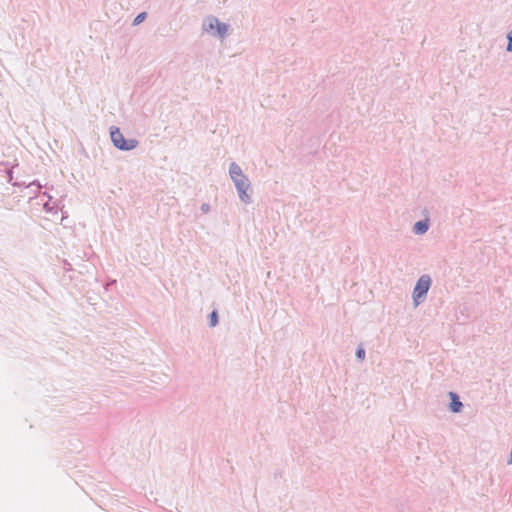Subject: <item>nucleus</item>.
I'll return each mask as SVG.
<instances>
[{"mask_svg": "<svg viewBox=\"0 0 512 512\" xmlns=\"http://www.w3.org/2000/svg\"><path fill=\"white\" fill-rule=\"evenodd\" d=\"M230 175L239 191L241 200L244 202H248L249 195L247 191L250 185L246 176L242 173L240 167L235 163H232L230 166Z\"/></svg>", "mask_w": 512, "mask_h": 512, "instance_id": "nucleus-1", "label": "nucleus"}, {"mask_svg": "<svg viewBox=\"0 0 512 512\" xmlns=\"http://www.w3.org/2000/svg\"><path fill=\"white\" fill-rule=\"evenodd\" d=\"M356 355H357V357H358L359 359H361V360H362V359H364V357H365V351H364L362 348H360V349H358V350H357Z\"/></svg>", "mask_w": 512, "mask_h": 512, "instance_id": "nucleus-10", "label": "nucleus"}, {"mask_svg": "<svg viewBox=\"0 0 512 512\" xmlns=\"http://www.w3.org/2000/svg\"><path fill=\"white\" fill-rule=\"evenodd\" d=\"M208 29L216 30L219 36H224L228 31V26L224 23L219 22L217 19L212 18L209 20Z\"/></svg>", "mask_w": 512, "mask_h": 512, "instance_id": "nucleus-4", "label": "nucleus"}, {"mask_svg": "<svg viewBox=\"0 0 512 512\" xmlns=\"http://www.w3.org/2000/svg\"><path fill=\"white\" fill-rule=\"evenodd\" d=\"M507 50L512 51V31L508 34Z\"/></svg>", "mask_w": 512, "mask_h": 512, "instance_id": "nucleus-9", "label": "nucleus"}, {"mask_svg": "<svg viewBox=\"0 0 512 512\" xmlns=\"http://www.w3.org/2000/svg\"><path fill=\"white\" fill-rule=\"evenodd\" d=\"M449 396L451 398L450 409L453 412H459L462 408V403L459 401L458 396L454 392H450Z\"/></svg>", "mask_w": 512, "mask_h": 512, "instance_id": "nucleus-5", "label": "nucleus"}, {"mask_svg": "<svg viewBox=\"0 0 512 512\" xmlns=\"http://www.w3.org/2000/svg\"><path fill=\"white\" fill-rule=\"evenodd\" d=\"M428 229V224L426 221H418L415 225H414V231L417 233V234H423L427 231Z\"/></svg>", "mask_w": 512, "mask_h": 512, "instance_id": "nucleus-6", "label": "nucleus"}, {"mask_svg": "<svg viewBox=\"0 0 512 512\" xmlns=\"http://www.w3.org/2000/svg\"><path fill=\"white\" fill-rule=\"evenodd\" d=\"M111 140L113 144L121 150H131L137 146L136 140H126L118 128H114L111 130Z\"/></svg>", "mask_w": 512, "mask_h": 512, "instance_id": "nucleus-2", "label": "nucleus"}, {"mask_svg": "<svg viewBox=\"0 0 512 512\" xmlns=\"http://www.w3.org/2000/svg\"><path fill=\"white\" fill-rule=\"evenodd\" d=\"M218 322V316L215 311H213L210 315V325L215 326Z\"/></svg>", "mask_w": 512, "mask_h": 512, "instance_id": "nucleus-8", "label": "nucleus"}, {"mask_svg": "<svg viewBox=\"0 0 512 512\" xmlns=\"http://www.w3.org/2000/svg\"><path fill=\"white\" fill-rule=\"evenodd\" d=\"M430 285L431 279L428 275H423L419 278L413 291L415 305L419 304V298H421L428 292Z\"/></svg>", "mask_w": 512, "mask_h": 512, "instance_id": "nucleus-3", "label": "nucleus"}, {"mask_svg": "<svg viewBox=\"0 0 512 512\" xmlns=\"http://www.w3.org/2000/svg\"><path fill=\"white\" fill-rule=\"evenodd\" d=\"M145 18H146V13H145V12H142V13L138 14V15L135 17V19H134V21H133V24H134V25H138V24H140L141 22H143Z\"/></svg>", "mask_w": 512, "mask_h": 512, "instance_id": "nucleus-7", "label": "nucleus"}]
</instances>
